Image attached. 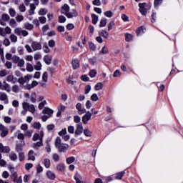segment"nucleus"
<instances>
[{
	"label": "nucleus",
	"mask_w": 183,
	"mask_h": 183,
	"mask_svg": "<svg viewBox=\"0 0 183 183\" xmlns=\"http://www.w3.org/2000/svg\"><path fill=\"white\" fill-rule=\"evenodd\" d=\"M55 148L58 149L59 152H66L69 149V145L68 144L62 143L61 137H58L56 138L54 142Z\"/></svg>",
	"instance_id": "nucleus-1"
},
{
	"label": "nucleus",
	"mask_w": 183,
	"mask_h": 183,
	"mask_svg": "<svg viewBox=\"0 0 183 183\" xmlns=\"http://www.w3.org/2000/svg\"><path fill=\"white\" fill-rule=\"evenodd\" d=\"M61 14H64L67 18H74L78 16V12L73 10V12H69V6L68 4H64L61 7Z\"/></svg>",
	"instance_id": "nucleus-2"
},
{
	"label": "nucleus",
	"mask_w": 183,
	"mask_h": 183,
	"mask_svg": "<svg viewBox=\"0 0 183 183\" xmlns=\"http://www.w3.org/2000/svg\"><path fill=\"white\" fill-rule=\"evenodd\" d=\"M148 6V8H147ZM139 11L142 14V15H147V12H148V9H151L150 6H147V3H139Z\"/></svg>",
	"instance_id": "nucleus-3"
},
{
	"label": "nucleus",
	"mask_w": 183,
	"mask_h": 183,
	"mask_svg": "<svg viewBox=\"0 0 183 183\" xmlns=\"http://www.w3.org/2000/svg\"><path fill=\"white\" fill-rule=\"evenodd\" d=\"M76 130L74 132L75 138H78L79 135H82V132H84V127H82V123L77 124L76 125Z\"/></svg>",
	"instance_id": "nucleus-4"
},
{
	"label": "nucleus",
	"mask_w": 183,
	"mask_h": 183,
	"mask_svg": "<svg viewBox=\"0 0 183 183\" xmlns=\"http://www.w3.org/2000/svg\"><path fill=\"white\" fill-rule=\"evenodd\" d=\"M31 78H32V76L27 74L26 76H21L18 79V82L20 84V85H24V84H28L29 81L31 80Z\"/></svg>",
	"instance_id": "nucleus-5"
},
{
	"label": "nucleus",
	"mask_w": 183,
	"mask_h": 183,
	"mask_svg": "<svg viewBox=\"0 0 183 183\" xmlns=\"http://www.w3.org/2000/svg\"><path fill=\"white\" fill-rule=\"evenodd\" d=\"M91 118H92V114L89 111L86 112L85 114L82 117V122L84 125L88 124L89 121H91Z\"/></svg>",
	"instance_id": "nucleus-6"
},
{
	"label": "nucleus",
	"mask_w": 183,
	"mask_h": 183,
	"mask_svg": "<svg viewBox=\"0 0 183 183\" xmlns=\"http://www.w3.org/2000/svg\"><path fill=\"white\" fill-rule=\"evenodd\" d=\"M0 131H1V138H5L8 134H9V131L8 130V127H6L2 124H0Z\"/></svg>",
	"instance_id": "nucleus-7"
},
{
	"label": "nucleus",
	"mask_w": 183,
	"mask_h": 183,
	"mask_svg": "<svg viewBox=\"0 0 183 183\" xmlns=\"http://www.w3.org/2000/svg\"><path fill=\"white\" fill-rule=\"evenodd\" d=\"M24 147H25V142L24 140H21L19 143H17L16 144L15 151L16 152H21L24 151Z\"/></svg>",
	"instance_id": "nucleus-8"
},
{
	"label": "nucleus",
	"mask_w": 183,
	"mask_h": 183,
	"mask_svg": "<svg viewBox=\"0 0 183 183\" xmlns=\"http://www.w3.org/2000/svg\"><path fill=\"white\" fill-rule=\"evenodd\" d=\"M0 152L4 154H9L11 152V147L9 146H4L2 143H0Z\"/></svg>",
	"instance_id": "nucleus-9"
},
{
	"label": "nucleus",
	"mask_w": 183,
	"mask_h": 183,
	"mask_svg": "<svg viewBox=\"0 0 183 183\" xmlns=\"http://www.w3.org/2000/svg\"><path fill=\"white\" fill-rule=\"evenodd\" d=\"M42 134V139H44V131H40L39 132V134L38 133H34V134L33 135V137H32V141H38V139L39 141H41V136Z\"/></svg>",
	"instance_id": "nucleus-10"
},
{
	"label": "nucleus",
	"mask_w": 183,
	"mask_h": 183,
	"mask_svg": "<svg viewBox=\"0 0 183 183\" xmlns=\"http://www.w3.org/2000/svg\"><path fill=\"white\" fill-rule=\"evenodd\" d=\"M0 101H4L5 104H9L8 95L4 92H0Z\"/></svg>",
	"instance_id": "nucleus-11"
},
{
	"label": "nucleus",
	"mask_w": 183,
	"mask_h": 183,
	"mask_svg": "<svg viewBox=\"0 0 183 183\" xmlns=\"http://www.w3.org/2000/svg\"><path fill=\"white\" fill-rule=\"evenodd\" d=\"M46 177L48 178V179H51V181H54L55 178H56V175H55V173L52 172L51 170H48L46 173Z\"/></svg>",
	"instance_id": "nucleus-12"
},
{
	"label": "nucleus",
	"mask_w": 183,
	"mask_h": 183,
	"mask_svg": "<svg viewBox=\"0 0 183 183\" xmlns=\"http://www.w3.org/2000/svg\"><path fill=\"white\" fill-rule=\"evenodd\" d=\"M42 145H44V144H43L42 133H41L40 141L34 143L32 147L34 148V149H38L40 147H42Z\"/></svg>",
	"instance_id": "nucleus-13"
},
{
	"label": "nucleus",
	"mask_w": 183,
	"mask_h": 183,
	"mask_svg": "<svg viewBox=\"0 0 183 183\" xmlns=\"http://www.w3.org/2000/svg\"><path fill=\"white\" fill-rule=\"evenodd\" d=\"M42 112H43V114L49 115V117H52V114H54V110H52L51 109H50L49 107H45L42 110Z\"/></svg>",
	"instance_id": "nucleus-14"
},
{
	"label": "nucleus",
	"mask_w": 183,
	"mask_h": 183,
	"mask_svg": "<svg viewBox=\"0 0 183 183\" xmlns=\"http://www.w3.org/2000/svg\"><path fill=\"white\" fill-rule=\"evenodd\" d=\"M43 61L46 64V65H51L52 62V56L49 55H45L43 58Z\"/></svg>",
	"instance_id": "nucleus-15"
},
{
	"label": "nucleus",
	"mask_w": 183,
	"mask_h": 183,
	"mask_svg": "<svg viewBox=\"0 0 183 183\" xmlns=\"http://www.w3.org/2000/svg\"><path fill=\"white\" fill-rule=\"evenodd\" d=\"M71 65L73 69H78L79 68V60L78 59H74L71 61Z\"/></svg>",
	"instance_id": "nucleus-16"
},
{
	"label": "nucleus",
	"mask_w": 183,
	"mask_h": 183,
	"mask_svg": "<svg viewBox=\"0 0 183 183\" xmlns=\"http://www.w3.org/2000/svg\"><path fill=\"white\" fill-rule=\"evenodd\" d=\"M26 49L28 52H34L42 49L41 46H32L31 48V46H26Z\"/></svg>",
	"instance_id": "nucleus-17"
},
{
	"label": "nucleus",
	"mask_w": 183,
	"mask_h": 183,
	"mask_svg": "<svg viewBox=\"0 0 183 183\" xmlns=\"http://www.w3.org/2000/svg\"><path fill=\"white\" fill-rule=\"evenodd\" d=\"M9 157V159H11V161H16V159H18V156L16 155V153H15V152H11Z\"/></svg>",
	"instance_id": "nucleus-18"
},
{
	"label": "nucleus",
	"mask_w": 183,
	"mask_h": 183,
	"mask_svg": "<svg viewBox=\"0 0 183 183\" xmlns=\"http://www.w3.org/2000/svg\"><path fill=\"white\" fill-rule=\"evenodd\" d=\"M4 85L2 86L1 90L2 91H7V92H9L11 91V86L6 81H4Z\"/></svg>",
	"instance_id": "nucleus-19"
},
{
	"label": "nucleus",
	"mask_w": 183,
	"mask_h": 183,
	"mask_svg": "<svg viewBox=\"0 0 183 183\" xmlns=\"http://www.w3.org/2000/svg\"><path fill=\"white\" fill-rule=\"evenodd\" d=\"M28 158L30 161H35V152L33 150L29 152Z\"/></svg>",
	"instance_id": "nucleus-20"
},
{
	"label": "nucleus",
	"mask_w": 183,
	"mask_h": 183,
	"mask_svg": "<svg viewBox=\"0 0 183 183\" xmlns=\"http://www.w3.org/2000/svg\"><path fill=\"white\" fill-rule=\"evenodd\" d=\"M144 32H145V27L144 26H142L139 27L137 29V36H139V35H142V34H144Z\"/></svg>",
	"instance_id": "nucleus-21"
},
{
	"label": "nucleus",
	"mask_w": 183,
	"mask_h": 183,
	"mask_svg": "<svg viewBox=\"0 0 183 183\" xmlns=\"http://www.w3.org/2000/svg\"><path fill=\"white\" fill-rule=\"evenodd\" d=\"M74 179L76 181V183H84V182H82L81 180V174H79L78 172H76L74 176Z\"/></svg>",
	"instance_id": "nucleus-22"
},
{
	"label": "nucleus",
	"mask_w": 183,
	"mask_h": 183,
	"mask_svg": "<svg viewBox=\"0 0 183 183\" xmlns=\"http://www.w3.org/2000/svg\"><path fill=\"white\" fill-rule=\"evenodd\" d=\"M43 164L45 168L48 169L51 167V160L48 158L44 159Z\"/></svg>",
	"instance_id": "nucleus-23"
},
{
	"label": "nucleus",
	"mask_w": 183,
	"mask_h": 183,
	"mask_svg": "<svg viewBox=\"0 0 183 183\" xmlns=\"http://www.w3.org/2000/svg\"><path fill=\"white\" fill-rule=\"evenodd\" d=\"M56 169L59 172H62V171H65V164L64 163H60L57 164Z\"/></svg>",
	"instance_id": "nucleus-24"
},
{
	"label": "nucleus",
	"mask_w": 183,
	"mask_h": 183,
	"mask_svg": "<svg viewBox=\"0 0 183 183\" xmlns=\"http://www.w3.org/2000/svg\"><path fill=\"white\" fill-rule=\"evenodd\" d=\"M24 29L28 31H32L34 29V24H29V22L24 23Z\"/></svg>",
	"instance_id": "nucleus-25"
},
{
	"label": "nucleus",
	"mask_w": 183,
	"mask_h": 183,
	"mask_svg": "<svg viewBox=\"0 0 183 183\" xmlns=\"http://www.w3.org/2000/svg\"><path fill=\"white\" fill-rule=\"evenodd\" d=\"M125 175V171L119 172L115 174L116 179H122V177Z\"/></svg>",
	"instance_id": "nucleus-26"
},
{
	"label": "nucleus",
	"mask_w": 183,
	"mask_h": 183,
	"mask_svg": "<svg viewBox=\"0 0 183 183\" xmlns=\"http://www.w3.org/2000/svg\"><path fill=\"white\" fill-rule=\"evenodd\" d=\"M19 154V159L20 162L25 160V153L23 152H17Z\"/></svg>",
	"instance_id": "nucleus-27"
},
{
	"label": "nucleus",
	"mask_w": 183,
	"mask_h": 183,
	"mask_svg": "<svg viewBox=\"0 0 183 183\" xmlns=\"http://www.w3.org/2000/svg\"><path fill=\"white\" fill-rule=\"evenodd\" d=\"M84 134L85 137H89V138H91L92 137V132L89 130V129H85L84 130Z\"/></svg>",
	"instance_id": "nucleus-28"
},
{
	"label": "nucleus",
	"mask_w": 183,
	"mask_h": 183,
	"mask_svg": "<svg viewBox=\"0 0 183 183\" xmlns=\"http://www.w3.org/2000/svg\"><path fill=\"white\" fill-rule=\"evenodd\" d=\"M125 39L127 42H131L132 39H134V36L131 34H125Z\"/></svg>",
	"instance_id": "nucleus-29"
},
{
	"label": "nucleus",
	"mask_w": 183,
	"mask_h": 183,
	"mask_svg": "<svg viewBox=\"0 0 183 183\" xmlns=\"http://www.w3.org/2000/svg\"><path fill=\"white\" fill-rule=\"evenodd\" d=\"M66 164H68V165H71V164L75 162V157H68L66 159Z\"/></svg>",
	"instance_id": "nucleus-30"
},
{
	"label": "nucleus",
	"mask_w": 183,
	"mask_h": 183,
	"mask_svg": "<svg viewBox=\"0 0 183 183\" xmlns=\"http://www.w3.org/2000/svg\"><path fill=\"white\" fill-rule=\"evenodd\" d=\"M34 69L36 71H41L42 69V64H41V61L36 62V64L34 66Z\"/></svg>",
	"instance_id": "nucleus-31"
},
{
	"label": "nucleus",
	"mask_w": 183,
	"mask_h": 183,
	"mask_svg": "<svg viewBox=\"0 0 183 183\" xmlns=\"http://www.w3.org/2000/svg\"><path fill=\"white\" fill-rule=\"evenodd\" d=\"M92 24H94V25H97V23L98 22V16H97V14H92Z\"/></svg>",
	"instance_id": "nucleus-32"
},
{
	"label": "nucleus",
	"mask_w": 183,
	"mask_h": 183,
	"mask_svg": "<svg viewBox=\"0 0 183 183\" xmlns=\"http://www.w3.org/2000/svg\"><path fill=\"white\" fill-rule=\"evenodd\" d=\"M89 75L90 78H95L97 76V70L92 69L89 71Z\"/></svg>",
	"instance_id": "nucleus-33"
},
{
	"label": "nucleus",
	"mask_w": 183,
	"mask_h": 183,
	"mask_svg": "<svg viewBox=\"0 0 183 183\" xmlns=\"http://www.w3.org/2000/svg\"><path fill=\"white\" fill-rule=\"evenodd\" d=\"M104 88V84L102 82H99L95 85L96 91H99V89H102Z\"/></svg>",
	"instance_id": "nucleus-34"
},
{
	"label": "nucleus",
	"mask_w": 183,
	"mask_h": 183,
	"mask_svg": "<svg viewBox=\"0 0 183 183\" xmlns=\"http://www.w3.org/2000/svg\"><path fill=\"white\" fill-rule=\"evenodd\" d=\"M9 14L11 18H14L16 15V11L14 9H9Z\"/></svg>",
	"instance_id": "nucleus-35"
},
{
	"label": "nucleus",
	"mask_w": 183,
	"mask_h": 183,
	"mask_svg": "<svg viewBox=\"0 0 183 183\" xmlns=\"http://www.w3.org/2000/svg\"><path fill=\"white\" fill-rule=\"evenodd\" d=\"M11 179H13L14 182H16V179H18V173L16 172H13L11 176Z\"/></svg>",
	"instance_id": "nucleus-36"
},
{
	"label": "nucleus",
	"mask_w": 183,
	"mask_h": 183,
	"mask_svg": "<svg viewBox=\"0 0 183 183\" xmlns=\"http://www.w3.org/2000/svg\"><path fill=\"white\" fill-rule=\"evenodd\" d=\"M32 127L34 128V129H41V123L36 122L33 123Z\"/></svg>",
	"instance_id": "nucleus-37"
},
{
	"label": "nucleus",
	"mask_w": 183,
	"mask_h": 183,
	"mask_svg": "<svg viewBox=\"0 0 183 183\" xmlns=\"http://www.w3.org/2000/svg\"><path fill=\"white\" fill-rule=\"evenodd\" d=\"M108 54V49L104 46L102 50L99 51V55H105Z\"/></svg>",
	"instance_id": "nucleus-38"
},
{
	"label": "nucleus",
	"mask_w": 183,
	"mask_h": 183,
	"mask_svg": "<svg viewBox=\"0 0 183 183\" xmlns=\"http://www.w3.org/2000/svg\"><path fill=\"white\" fill-rule=\"evenodd\" d=\"M106 25H107V19H105V18L102 19V20L100 21L99 27L102 28V27L105 26Z\"/></svg>",
	"instance_id": "nucleus-39"
},
{
	"label": "nucleus",
	"mask_w": 183,
	"mask_h": 183,
	"mask_svg": "<svg viewBox=\"0 0 183 183\" xmlns=\"http://www.w3.org/2000/svg\"><path fill=\"white\" fill-rule=\"evenodd\" d=\"M26 71H28V72H32L34 71V66H32V64L28 63L26 64Z\"/></svg>",
	"instance_id": "nucleus-40"
},
{
	"label": "nucleus",
	"mask_w": 183,
	"mask_h": 183,
	"mask_svg": "<svg viewBox=\"0 0 183 183\" xmlns=\"http://www.w3.org/2000/svg\"><path fill=\"white\" fill-rule=\"evenodd\" d=\"M42 80L44 82H48V72L44 71L42 74Z\"/></svg>",
	"instance_id": "nucleus-41"
},
{
	"label": "nucleus",
	"mask_w": 183,
	"mask_h": 183,
	"mask_svg": "<svg viewBox=\"0 0 183 183\" xmlns=\"http://www.w3.org/2000/svg\"><path fill=\"white\" fill-rule=\"evenodd\" d=\"M52 159H54V162H58V161H59V154L56 153L53 154Z\"/></svg>",
	"instance_id": "nucleus-42"
},
{
	"label": "nucleus",
	"mask_w": 183,
	"mask_h": 183,
	"mask_svg": "<svg viewBox=\"0 0 183 183\" xmlns=\"http://www.w3.org/2000/svg\"><path fill=\"white\" fill-rule=\"evenodd\" d=\"M104 16L107 18H112V16H114V13H112L111 11H107L104 12Z\"/></svg>",
	"instance_id": "nucleus-43"
},
{
	"label": "nucleus",
	"mask_w": 183,
	"mask_h": 183,
	"mask_svg": "<svg viewBox=\"0 0 183 183\" xmlns=\"http://www.w3.org/2000/svg\"><path fill=\"white\" fill-rule=\"evenodd\" d=\"M79 115H82V114H85L86 112V109L85 108L80 107L77 109Z\"/></svg>",
	"instance_id": "nucleus-44"
},
{
	"label": "nucleus",
	"mask_w": 183,
	"mask_h": 183,
	"mask_svg": "<svg viewBox=\"0 0 183 183\" xmlns=\"http://www.w3.org/2000/svg\"><path fill=\"white\" fill-rule=\"evenodd\" d=\"M91 99H92V101H94V102H97V101H98V99H99L98 94H97L96 93L93 94L91 96Z\"/></svg>",
	"instance_id": "nucleus-45"
},
{
	"label": "nucleus",
	"mask_w": 183,
	"mask_h": 183,
	"mask_svg": "<svg viewBox=\"0 0 183 183\" xmlns=\"http://www.w3.org/2000/svg\"><path fill=\"white\" fill-rule=\"evenodd\" d=\"M14 33L16 34V35H19V36H21V34L22 33V29L16 28L14 29Z\"/></svg>",
	"instance_id": "nucleus-46"
},
{
	"label": "nucleus",
	"mask_w": 183,
	"mask_h": 183,
	"mask_svg": "<svg viewBox=\"0 0 183 183\" xmlns=\"http://www.w3.org/2000/svg\"><path fill=\"white\" fill-rule=\"evenodd\" d=\"M11 91L13 92H19V86L15 84L12 86Z\"/></svg>",
	"instance_id": "nucleus-47"
},
{
	"label": "nucleus",
	"mask_w": 183,
	"mask_h": 183,
	"mask_svg": "<svg viewBox=\"0 0 183 183\" xmlns=\"http://www.w3.org/2000/svg\"><path fill=\"white\" fill-rule=\"evenodd\" d=\"M10 39L11 42H16L18 41V37L15 34L10 35Z\"/></svg>",
	"instance_id": "nucleus-48"
},
{
	"label": "nucleus",
	"mask_w": 183,
	"mask_h": 183,
	"mask_svg": "<svg viewBox=\"0 0 183 183\" xmlns=\"http://www.w3.org/2000/svg\"><path fill=\"white\" fill-rule=\"evenodd\" d=\"M34 167V164L32 163H26L25 164V169H26V171H29V169H31V168H32Z\"/></svg>",
	"instance_id": "nucleus-49"
},
{
	"label": "nucleus",
	"mask_w": 183,
	"mask_h": 183,
	"mask_svg": "<svg viewBox=\"0 0 183 183\" xmlns=\"http://www.w3.org/2000/svg\"><path fill=\"white\" fill-rule=\"evenodd\" d=\"M42 171H44V168L42 167V166H41V164H38L36 167L37 174H41V172H42Z\"/></svg>",
	"instance_id": "nucleus-50"
},
{
	"label": "nucleus",
	"mask_w": 183,
	"mask_h": 183,
	"mask_svg": "<svg viewBox=\"0 0 183 183\" xmlns=\"http://www.w3.org/2000/svg\"><path fill=\"white\" fill-rule=\"evenodd\" d=\"M17 65L20 68H22V66H24V65H25V61L24 59L19 60V61L17 62Z\"/></svg>",
	"instance_id": "nucleus-51"
},
{
	"label": "nucleus",
	"mask_w": 183,
	"mask_h": 183,
	"mask_svg": "<svg viewBox=\"0 0 183 183\" xmlns=\"http://www.w3.org/2000/svg\"><path fill=\"white\" fill-rule=\"evenodd\" d=\"M100 35H101V36H103V38H108L109 34L105 30H102L100 32Z\"/></svg>",
	"instance_id": "nucleus-52"
},
{
	"label": "nucleus",
	"mask_w": 183,
	"mask_h": 183,
	"mask_svg": "<svg viewBox=\"0 0 183 183\" xmlns=\"http://www.w3.org/2000/svg\"><path fill=\"white\" fill-rule=\"evenodd\" d=\"M66 18L65 16H59V22L60 24L66 22Z\"/></svg>",
	"instance_id": "nucleus-53"
},
{
	"label": "nucleus",
	"mask_w": 183,
	"mask_h": 183,
	"mask_svg": "<svg viewBox=\"0 0 183 183\" xmlns=\"http://www.w3.org/2000/svg\"><path fill=\"white\" fill-rule=\"evenodd\" d=\"M9 15L8 14H3L2 15V17H1V19H3V21H5L6 22H8V21H9Z\"/></svg>",
	"instance_id": "nucleus-54"
},
{
	"label": "nucleus",
	"mask_w": 183,
	"mask_h": 183,
	"mask_svg": "<svg viewBox=\"0 0 183 183\" xmlns=\"http://www.w3.org/2000/svg\"><path fill=\"white\" fill-rule=\"evenodd\" d=\"M90 92H91V85L88 84L85 86L84 94L86 95V94H89Z\"/></svg>",
	"instance_id": "nucleus-55"
},
{
	"label": "nucleus",
	"mask_w": 183,
	"mask_h": 183,
	"mask_svg": "<svg viewBox=\"0 0 183 183\" xmlns=\"http://www.w3.org/2000/svg\"><path fill=\"white\" fill-rule=\"evenodd\" d=\"M68 132H69V134H74L75 132V127H74V126H69L68 127Z\"/></svg>",
	"instance_id": "nucleus-56"
},
{
	"label": "nucleus",
	"mask_w": 183,
	"mask_h": 183,
	"mask_svg": "<svg viewBox=\"0 0 183 183\" xmlns=\"http://www.w3.org/2000/svg\"><path fill=\"white\" fill-rule=\"evenodd\" d=\"M31 179V174H25L24 177V182L26 183Z\"/></svg>",
	"instance_id": "nucleus-57"
},
{
	"label": "nucleus",
	"mask_w": 183,
	"mask_h": 183,
	"mask_svg": "<svg viewBox=\"0 0 183 183\" xmlns=\"http://www.w3.org/2000/svg\"><path fill=\"white\" fill-rule=\"evenodd\" d=\"M74 121L76 124H79L81 122V117L79 116H74Z\"/></svg>",
	"instance_id": "nucleus-58"
},
{
	"label": "nucleus",
	"mask_w": 183,
	"mask_h": 183,
	"mask_svg": "<svg viewBox=\"0 0 183 183\" xmlns=\"http://www.w3.org/2000/svg\"><path fill=\"white\" fill-rule=\"evenodd\" d=\"M16 20L18 22H22V21H24V16H22V15H17L16 17Z\"/></svg>",
	"instance_id": "nucleus-59"
},
{
	"label": "nucleus",
	"mask_w": 183,
	"mask_h": 183,
	"mask_svg": "<svg viewBox=\"0 0 183 183\" xmlns=\"http://www.w3.org/2000/svg\"><path fill=\"white\" fill-rule=\"evenodd\" d=\"M29 111L31 112V114H34L35 112V106L34 104L30 105L29 107Z\"/></svg>",
	"instance_id": "nucleus-60"
},
{
	"label": "nucleus",
	"mask_w": 183,
	"mask_h": 183,
	"mask_svg": "<svg viewBox=\"0 0 183 183\" xmlns=\"http://www.w3.org/2000/svg\"><path fill=\"white\" fill-rule=\"evenodd\" d=\"M114 26H115V23L114 21H110L108 24V31H111Z\"/></svg>",
	"instance_id": "nucleus-61"
},
{
	"label": "nucleus",
	"mask_w": 183,
	"mask_h": 183,
	"mask_svg": "<svg viewBox=\"0 0 183 183\" xmlns=\"http://www.w3.org/2000/svg\"><path fill=\"white\" fill-rule=\"evenodd\" d=\"M19 9L20 12H25V11H26V7H25V5L21 4L19 7Z\"/></svg>",
	"instance_id": "nucleus-62"
},
{
	"label": "nucleus",
	"mask_w": 183,
	"mask_h": 183,
	"mask_svg": "<svg viewBox=\"0 0 183 183\" xmlns=\"http://www.w3.org/2000/svg\"><path fill=\"white\" fill-rule=\"evenodd\" d=\"M29 103L28 102H23V109H26V110H28L29 109Z\"/></svg>",
	"instance_id": "nucleus-63"
},
{
	"label": "nucleus",
	"mask_w": 183,
	"mask_h": 183,
	"mask_svg": "<svg viewBox=\"0 0 183 183\" xmlns=\"http://www.w3.org/2000/svg\"><path fill=\"white\" fill-rule=\"evenodd\" d=\"M39 22H41V24H45V22H46V17L45 16H40L39 18Z\"/></svg>",
	"instance_id": "nucleus-64"
}]
</instances>
